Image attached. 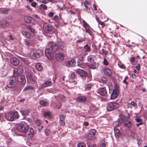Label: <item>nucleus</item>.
Instances as JSON below:
<instances>
[{
  "mask_svg": "<svg viewBox=\"0 0 147 147\" xmlns=\"http://www.w3.org/2000/svg\"><path fill=\"white\" fill-rule=\"evenodd\" d=\"M96 56L95 55H88L87 58L88 61L92 64L91 66V68L92 69H95L98 67L99 66V63L96 62Z\"/></svg>",
  "mask_w": 147,
  "mask_h": 147,
  "instance_id": "obj_1",
  "label": "nucleus"
},
{
  "mask_svg": "<svg viewBox=\"0 0 147 147\" xmlns=\"http://www.w3.org/2000/svg\"><path fill=\"white\" fill-rule=\"evenodd\" d=\"M29 128L28 125L24 122H21L17 127L18 131L24 133L27 132Z\"/></svg>",
  "mask_w": 147,
  "mask_h": 147,
  "instance_id": "obj_2",
  "label": "nucleus"
},
{
  "mask_svg": "<svg viewBox=\"0 0 147 147\" xmlns=\"http://www.w3.org/2000/svg\"><path fill=\"white\" fill-rule=\"evenodd\" d=\"M42 51L40 50H34L30 53V57L33 59H38L42 56Z\"/></svg>",
  "mask_w": 147,
  "mask_h": 147,
  "instance_id": "obj_3",
  "label": "nucleus"
},
{
  "mask_svg": "<svg viewBox=\"0 0 147 147\" xmlns=\"http://www.w3.org/2000/svg\"><path fill=\"white\" fill-rule=\"evenodd\" d=\"M119 106V103L116 102H109L107 103V110L109 111H111L117 109Z\"/></svg>",
  "mask_w": 147,
  "mask_h": 147,
  "instance_id": "obj_4",
  "label": "nucleus"
},
{
  "mask_svg": "<svg viewBox=\"0 0 147 147\" xmlns=\"http://www.w3.org/2000/svg\"><path fill=\"white\" fill-rule=\"evenodd\" d=\"M16 77L14 76L11 78L7 84V87L11 88L14 87L16 85Z\"/></svg>",
  "mask_w": 147,
  "mask_h": 147,
  "instance_id": "obj_5",
  "label": "nucleus"
},
{
  "mask_svg": "<svg viewBox=\"0 0 147 147\" xmlns=\"http://www.w3.org/2000/svg\"><path fill=\"white\" fill-rule=\"evenodd\" d=\"M43 30L46 33L52 34L53 32V28L49 24H44L43 26Z\"/></svg>",
  "mask_w": 147,
  "mask_h": 147,
  "instance_id": "obj_6",
  "label": "nucleus"
},
{
  "mask_svg": "<svg viewBox=\"0 0 147 147\" xmlns=\"http://www.w3.org/2000/svg\"><path fill=\"white\" fill-rule=\"evenodd\" d=\"M53 52L52 49L50 48H47L45 51V55L47 58L49 59H51L53 56Z\"/></svg>",
  "mask_w": 147,
  "mask_h": 147,
  "instance_id": "obj_7",
  "label": "nucleus"
},
{
  "mask_svg": "<svg viewBox=\"0 0 147 147\" xmlns=\"http://www.w3.org/2000/svg\"><path fill=\"white\" fill-rule=\"evenodd\" d=\"M97 131L95 129H91L88 134V138L90 140H93L96 138L97 135Z\"/></svg>",
  "mask_w": 147,
  "mask_h": 147,
  "instance_id": "obj_8",
  "label": "nucleus"
},
{
  "mask_svg": "<svg viewBox=\"0 0 147 147\" xmlns=\"http://www.w3.org/2000/svg\"><path fill=\"white\" fill-rule=\"evenodd\" d=\"M116 88L113 90L112 92L111 95V98L114 100L118 96L119 93V87L118 86H115Z\"/></svg>",
  "mask_w": 147,
  "mask_h": 147,
  "instance_id": "obj_9",
  "label": "nucleus"
},
{
  "mask_svg": "<svg viewBox=\"0 0 147 147\" xmlns=\"http://www.w3.org/2000/svg\"><path fill=\"white\" fill-rule=\"evenodd\" d=\"M23 71V69L22 66L20 65L18 68L14 70L13 71V76L15 77L16 76L20 75Z\"/></svg>",
  "mask_w": 147,
  "mask_h": 147,
  "instance_id": "obj_10",
  "label": "nucleus"
},
{
  "mask_svg": "<svg viewBox=\"0 0 147 147\" xmlns=\"http://www.w3.org/2000/svg\"><path fill=\"white\" fill-rule=\"evenodd\" d=\"M18 82L20 84H24L26 83V80L25 76L23 75H20L16 76Z\"/></svg>",
  "mask_w": 147,
  "mask_h": 147,
  "instance_id": "obj_11",
  "label": "nucleus"
},
{
  "mask_svg": "<svg viewBox=\"0 0 147 147\" xmlns=\"http://www.w3.org/2000/svg\"><path fill=\"white\" fill-rule=\"evenodd\" d=\"M26 77L27 80L32 84H34L35 82V79L33 76H32L29 72H27Z\"/></svg>",
  "mask_w": 147,
  "mask_h": 147,
  "instance_id": "obj_12",
  "label": "nucleus"
},
{
  "mask_svg": "<svg viewBox=\"0 0 147 147\" xmlns=\"http://www.w3.org/2000/svg\"><path fill=\"white\" fill-rule=\"evenodd\" d=\"M26 77L27 80L32 84H34L35 82V79L33 76H32L29 72H27Z\"/></svg>",
  "mask_w": 147,
  "mask_h": 147,
  "instance_id": "obj_13",
  "label": "nucleus"
},
{
  "mask_svg": "<svg viewBox=\"0 0 147 147\" xmlns=\"http://www.w3.org/2000/svg\"><path fill=\"white\" fill-rule=\"evenodd\" d=\"M97 93L102 96H106L107 95V92L105 87L101 88L97 90Z\"/></svg>",
  "mask_w": 147,
  "mask_h": 147,
  "instance_id": "obj_14",
  "label": "nucleus"
},
{
  "mask_svg": "<svg viewBox=\"0 0 147 147\" xmlns=\"http://www.w3.org/2000/svg\"><path fill=\"white\" fill-rule=\"evenodd\" d=\"M83 26L85 28L86 32H88L90 35H91V32L90 28V26L84 20H83Z\"/></svg>",
  "mask_w": 147,
  "mask_h": 147,
  "instance_id": "obj_15",
  "label": "nucleus"
},
{
  "mask_svg": "<svg viewBox=\"0 0 147 147\" xmlns=\"http://www.w3.org/2000/svg\"><path fill=\"white\" fill-rule=\"evenodd\" d=\"M76 63V61L73 59L66 62V65L67 67H72L75 66Z\"/></svg>",
  "mask_w": 147,
  "mask_h": 147,
  "instance_id": "obj_16",
  "label": "nucleus"
},
{
  "mask_svg": "<svg viewBox=\"0 0 147 147\" xmlns=\"http://www.w3.org/2000/svg\"><path fill=\"white\" fill-rule=\"evenodd\" d=\"M76 74H79L81 77H85L87 75V74L86 72L81 69H77L76 70Z\"/></svg>",
  "mask_w": 147,
  "mask_h": 147,
  "instance_id": "obj_17",
  "label": "nucleus"
},
{
  "mask_svg": "<svg viewBox=\"0 0 147 147\" xmlns=\"http://www.w3.org/2000/svg\"><path fill=\"white\" fill-rule=\"evenodd\" d=\"M55 58L58 61H62L64 59V55L61 53H58L56 55Z\"/></svg>",
  "mask_w": 147,
  "mask_h": 147,
  "instance_id": "obj_18",
  "label": "nucleus"
},
{
  "mask_svg": "<svg viewBox=\"0 0 147 147\" xmlns=\"http://www.w3.org/2000/svg\"><path fill=\"white\" fill-rule=\"evenodd\" d=\"M5 118L8 121H12L13 120L11 112H8L5 113Z\"/></svg>",
  "mask_w": 147,
  "mask_h": 147,
  "instance_id": "obj_19",
  "label": "nucleus"
},
{
  "mask_svg": "<svg viewBox=\"0 0 147 147\" xmlns=\"http://www.w3.org/2000/svg\"><path fill=\"white\" fill-rule=\"evenodd\" d=\"M10 63L12 65L16 66L19 64V61L17 58H13L10 59Z\"/></svg>",
  "mask_w": 147,
  "mask_h": 147,
  "instance_id": "obj_20",
  "label": "nucleus"
},
{
  "mask_svg": "<svg viewBox=\"0 0 147 147\" xmlns=\"http://www.w3.org/2000/svg\"><path fill=\"white\" fill-rule=\"evenodd\" d=\"M84 58L83 57H79L77 59V65L78 66L82 67L81 66L83 64V62H82L83 61Z\"/></svg>",
  "mask_w": 147,
  "mask_h": 147,
  "instance_id": "obj_21",
  "label": "nucleus"
},
{
  "mask_svg": "<svg viewBox=\"0 0 147 147\" xmlns=\"http://www.w3.org/2000/svg\"><path fill=\"white\" fill-rule=\"evenodd\" d=\"M86 100V97L83 96H80L77 98V101L79 102H84Z\"/></svg>",
  "mask_w": 147,
  "mask_h": 147,
  "instance_id": "obj_22",
  "label": "nucleus"
},
{
  "mask_svg": "<svg viewBox=\"0 0 147 147\" xmlns=\"http://www.w3.org/2000/svg\"><path fill=\"white\" fill-rule=\"evenodd\" d=\"M22 34L26 38H29L31 36V33L27 31H23L22 32Z\"/></svg>",
  "mask_w": 147,
  "mask_h": 147,
  "instance_id": "obj_23",
  "label": "nucleus"
},
{
  "mask_svg": "<svg viewBox=\"0 0 147 147\" xmlns=\"http://www.w3.org/2000/svg\"><path fill=\"white\" fill-rule=\"evenodd\" d=\"M11 113L13 120L15 119H18L19 118V116L17 111L11 112Z\"/></svg>",
  "mask_w": 147,
  "mask_h": 147,
  "instance_id": "obj_24",
  "label": "nucleus"
},
{
  "mask_svg": "<svg viewBox=\"0 0 147 147\" xmlns=\"http://www.w3.org/2000/svg\"><path fill=\"white\" fill-rule=\"evenodd\" d=\"M52 49L53 51L54 52L57 51L59 48L58 46L56 45L55 43L53 42L51 45V47H50Z\"/></svg>",
  "mask_w": 147,
  "mask_h": 147,
  "instance_id": "obj_25",
  "label": "nucleus"
},
{
  "mask_svg": "<svg viewBox=\"0 0 147 147\" xmlns=\"http://www.w3.org/2000/svg\"><path fill=\"white\" fill-rule=\"evenodd\" d=\"M51 84V81L48 80L42 84V86L43 87H47L50 86Z\"/></svg>",
  "mask_w": 147,
  "mask_h": 147,
  "instance_id": "obj_26",
  "label": "nucleus"
},
{
  "mask_svg": "<svg viewBox=\"0 0 147 147\" xmlns=\"http://www.w3.org/2000/svg\"><path fill=\"white\" fill-rule=\"evenodd\" d=\"M124 125L125 126L127 127L128 128H129L131 126L132 123L129 121H126L124 122Z\"/></svg>",
  "mask_w": 147,
  "mask_h": 147,
  "instance_id": "obj_27",
  "label": "nucleus"
},
{
  "mask_svg": "<svg viewBox=\"0 0 147 147\" xmlns=\"http://www.w3.org/2000/svg\"><path fill=\"white\" fill-rule=\"evenodd\" d=\"M36 69L38 71H41L43 69L41 64L40 63H36L35 65Z\"/></svg>",
  "mask_w": 147,
  "mask_h": 147,
  "instance_id": "obj_28",
  "label": "nucleus"
},
{
  "mask_svg": "<svg viewBox=\"0 0 147 147\" xmlns=\"http://www.w3.org/2000/svg\"><path fill=\"white\" fill-rule=\"evenodd\" d=\"M114 131L115 135L116 137L117 138L120 135L121 133L119 129H117L115 127L114 128Z\"/></svg>",
  "mask_w": 147,
  "mask_h": 147,
  "instance_id": "obj_29",
  "label": "nucleus"
},
{
  "mask_svg": "<svg viewBox=\"0 0 147 147\" xmlns=\"http://www.w3.org/2000/svg\"><path fill=\"white\" fill-rule=\"evenodd\" d=\"M32 18L28 16H25L24 18V20L25 22L27 23H30L32 21Z\"/></svg>",
  "mask_w": 147,
  "mask_h": 147,
  "instance_id": "obj_30",
  "label": "nucleus"
},
{
  "mask_svg": "<svg viewBox=\"0 0 147 147\" xmlns=\"http://www.w3.org/2000/svg\"><path fill=\"white\" fill-rule=\"evenodd\" d=\"M20 112L22 115L25 116L28 115L30 113V111L27 109L21 110Z\"/></svg>",
  "mask_w": 147,
  "mask_h": 147,
  "instance_id": "obj_31",
  "label": "nucleus"
},
{
  "mask_svg": "<svg viewBox=\"0 0 147 147\" xmlns=\"http://www.w3.org/2000/svg\"><path fill=\"white\" fill-rule=\"evenodd\" d=\"M34 134V130L32 128H30L28 133V137L31 138L33 136Z\"/></svg>",
  "mask_w": 147,
  "mask_h": 147,
  "instance_id": "obj_32",
  "label": "nucleus"
},
{
  "mask_svg": "<svg viewBox=\"0 0 147 147\" xmlns=\"http://www.w3.org/2000/svg\"><path fill=\"white\" fill-rule=\"evenodd\" d=\"M104 72L105 74L108 76H110L111 74V70L108 68H105L104 70Z\"/></svg>",
  "mask_w": 147,
  "mask_h": 147,
  "instance_id": "obj_33",
  "label": "nucleus"
},
{
  "mask_svg": "<svg viewBox=\"0 0 147 147\" xmlns=\"http://www.w3.org/2000/svg\"><path fill=\"white\" fill-rule=\"evenodd\" d=\"M90 47L88 45H86L83 47L84 50L85 52H89L90 51Z\"/></svg>",
  "mask_w": 147,
  "mask_h": 147,
  "instance_id": "obj_34",
  "label": "nucleus"
},
{
  "mask_svg": "<svg viewBox=\"0 0 147 147\" xmlns=\"http://www.w3.org/2000/svg\"><path fill=\"white\" fill-rule=\"evenodd\" d=\"M1 26L2 27L5 28L8 26L9 24L6 21L3 20L2 22Z\"/></svg>",
  "mask_w": 147,
  "mask_h": 147,
  "instance_id": "obj_35",
  "label": "nucleus"
},
{
  "mask_svg": "<svg viewBox=\"0 0 147 147\" xmlns=\"http://www.w3.org/2000/svg\"><path fill=\"white\" fill-rule=\"evenodd\" d=\"M51 113L50 111H46L45 112L44 116L45 117L50 118L51 117Z\"/></svg>",
  "mask_w": 147,
  "mask_h": 147,
  "instance_id": "obj_36",
  "label": "nucleus"
},
{
  "mask_svg": "<svg viewBox=\"0 0 147 147\" xmlns=\"http://www.w3.org/2000/svg\"><path fill=\"white\" fill-rule=\"evenodd\" d=\"M58 98L60 101L63 102H64L66 100V98L63 95H61L59 96Z\"/></svg>",
  "mask_w": 147,
  "mask_h": 147,
  "instance_id": "obj_37",
  "label": "nucleus"
},
{
  "mask_svg": "<svg viewBox=\"0 0 147 147\" xmlns=\"http://www.w3.org/2000/svg\"><path fill=\"white\" fill-rule=\"evenodd\" d=\"M125 116L121 114L119 116V118L118 119L119 122L121 123L123 122L125 120Z\"/></svg>",
  "mask_w": 147,
  "mask_h": 147,
  "instance_id": "obj_38",
  "label": "nucleus"
},
{
  "mask_svg": "<svg viewBox=\"0 0 147 147\" xmlns=\"http://www.w3.org/2000/svg\"><path fill=\"white\" fill-rule=\"evenodd\" d=\"M136 121L137 122H138V123L136 124V125L137 127L143 124V122L142 120L139 118H137L136 119Z\"/></svg>",
  "mask_w": 147,
  "mask_h": 147,
  "instance_id": "obj_39",
  "label": "nucleus"
},
{
  "mask_svg": "<svg viewBox=\"0 0 147 147\" xmlns=\"http://www.w3.org/2000/svg\"><path fill=\"white\" fill-rule=\"evenodd\" d=\"M108 81L107 78L105 76H103L102 77L101 79L100 80V81L101 82L103 83H106Z\"/></svg>",
  "mask_w": 147,
  "mask_h": 147,
  "instance_id": "obj_40",
  "label": "nucleus"
},
{
  "mask_svg": "<svg viewBox=\"0 0 147 147\" xmlns=\"http://www.w3.org/2000/svg\"><path fill=\"white\" fill-rule=\"evenodd\" d=\"M39 103L41 105H42L44 106H47L49 104L48 102L43 100L40 101Z\"/></svg>",
  "mask_w": 147,
  "mask_h": 147,
  "instance_id": "obj_41",
  "label": "nucleus"
},
{
  "mask_svg": "<svg viewBox=\"0 0 147 147\" xmlns=\"http://www.w3.org/2000/svg\"><path fill=\"white\" fill-rule=\"evenodd\" d=\"M24 44L27 46H29L31 45L30 41L29 40L27 39H25L24 40Z\"/></svg>",
  "mask_w": 147,
  "mask_h": 147,
  "instance_id": "obj_42",
  "label": "nucleus"
},
{
  "mask_svg": "<svg viewBox=\"0 0 147 147\" xmlns=\"http://www.w3.org/2000/svg\"><path fill=\"white\" fill-rule=\"evenodd\" d=\"M34 88L32 86H26L24 89V90H32Z\"/></svg>",
  "mask_w": 147,
  "mask_h": 147,
  "instance_id": "obj_43",
  "label": "nucleus"
},
{
  "mask_svg": "<svg viewBox=\"0 0 147 147\" xmlns=\"http://www.w3.org/2000/svg\"><path fill=\"white\" fill-rule=\"evenodd\" d=\"M99 52L100 54L102 55H106L108 53L107 51H105L103 49H102Z\"/></svg>",
  "mask_w": 147,
  "mask_h": 147,
  "instance_id": "obj_44",
  "label": "nucleus"
},
{
  "mask_svg": "<svg viewBox=\"0 0 147 147\" xmlns=\"http://www.w3.org/2000/svg\"><path fill=\"white\" fill-rule=\"evenodd\" d=\"M55 105H56L55 107H54L55 108H56L58 109H60L62 106L61 103L59 102H58L57 105L55 104Z\"/></svg>",
  "mask_w": 147,
  "mask_h": 147,
  "instance_id": "obj_45",
  "label": "nucleus"
},
{
  "mask_svg": "<svg viewBox=\"0 0 147 147\" xmlns=\"http://www.w3.org/2000/svg\"><path fill=\"white\" fill-rule=\"evenodd\" d=\"M21 59V60L25 64H28L30 63L29 61L26 59L22 58Z\"/></svg>",
  "mask_w": 147,
  "mask_h": 147,
  "instance_id": "obj_46",
  "label": "nucleus"
},
{
  "mask_svg": "<svg viewBox=\"0 0 147 147\" xmlns=\"http://www.w3.org/2000/svg\"><path fill=\"white\" fill-rule=\"evenodd\" d=\"M27 29L30 31L32 33H34L35 32L34 30L30 26H27Z\"/></svg>",
  "mask_w": 147,
  "mask_h": 147,
  "instance_id": "obj_47",
  "label": "nucleus"
},
{
  "mask_svg": "<svg viewBox=\"0 0 147 147\" xmlns=\"http://www.w3.org/2000/svg\"><path fill=\"white\" fill-rule=\"evenodd\" d=\"M92 86V84H88L85 85L84 86V87L86 89H88L91 88Z\"/></svg>",
  "mask_w": 147,
  "mask_h": 147,
  "instance_id": "obj_48",
  "label": "nucleus"
},
{
  "mask_svg": "<svg viewBox=\"0 0 147 147\" xmlns=\"http://www.w3.org/2000/svg\"><path fill=\"white\" fill-rule=\"evenodd\" d=\"M90 5V3L87 0H86L84 2V5L86 9L88 8V6Z\"/></svg>",
  "mask_w": 147,
  "mask_h": 147,
  "instance_id": "obj_49",
  "label": "nucleus"
},
{
  "mask_svg": "<svg viewBox=\"0 0 147 147\" xmlns=\"http://www.w3.org/2000/svg\"><path fill=\"white\" fill-rule=\"evenodd\" d=\"M130 133L131 134V137L133 139H135L136 138V133L134 132H133L132 131H131Z\"/></svg>",
  "mask_w": 147,
  "mask_h": 147,
  "instance_id": "obj_50",
  "label": "nucleus"
},
{
  "mask_svg": "<svg viewBox=\"0 0 147 147\" xmlns=\"http://www.w3.org/2000/svg\"><path fill=\"white\" fill-rule=\"evenodd\" d=\"M132 107H134V108H136L137 107V104L133 101H132L130 103Z\"/></svg>",
  "mask_w": 147,
  "mask_h": 147,
  "instance_id": "obj_51",
  "label": "nucleus"
},
{
  "mask_svg": "<svg viewBox=\"0 0 147 147\" xmlns=\"http://www.w3.org/2000/svg\"><path fill=\"white\" fill-rule=\"evenodd\" d=\"M65 116L63 115H59V121L64 120Z\"/></svg>",
  "mask_w": 147,
  "mask_h": 147,
  "instance_id": "obj_52",
  "label": "nucleus"
},
{
  "mask_svg": "<svg viewBox=\"0 0 147 147\" xmlns=\"http://www.w3.org/2000/svg\"><path fill=\"white\" fill-rule=\"evenodd\" d=\"M9 10L8 9H4L1 11V12L2 13L7 14L8 13Z\"/></svg>",
  "mask_w": 147,
  "mask_h": 147,
  "instance_id": "obj_53",
  "label": "nucleus"
},
{
  "mask_svg": "<svg viewBox=\"0 0 147 147\" xmlns=\"http://www.w3.org/2000/svg\"><path fill=\"white\" fill-rule=\"evenodd\" d=\"M78 147H86L85 144L83 143H81L78 145Z\"/></svg>",
  "mask_w": 147,
  "mask_h": 147,
  "instance_id": "obj_54",
  "label": "nucleus"
},
{
  "mask_svg": "<svg viewBox=\"0 0 147 147\" xmlns=\"http://www.w3.org/2000/svg\"><path fill=\"white\" fill-rule=\"evenodd\" d=\"M40 7L42 8H43L45 10H46L47 9V5H45L43 4H41L40 5Z\"/></svg>",
  "mask_w": 147,
  "mask_h": 147,
  "instance_id": "obj_55",
  "label": "nucleus"
},
{
  "mask_svg": "<svg viewBox=\"0 0 147 147\" xmlns=\"http://www.w3.org/2000/svg\"><path fill=\"white\" fill-rule=\"evenodd\" d=\"M53 19L54 21L56 22H58L59 20V18L58 16H55L53 17Z\"/></svg>",
  "mask_w": 147,
  "mask_h": 147,
  "instance_id": "obj_56",
  "label": "nucleus"
},
{
  "mask_svg": "<svg viewBox=\"0 0 147 147\" xmlns=\"http://www.w3.org/2000/svg\"><path fill=\"white\" fill-rule=\"evenodd\" d=\"M103 63L104 65H108V63L106 59L105 58H104V59Z\"/></svg>",
  "mask_w": 147,
  "mask_h": 147,
  "instance_id": "obj_57",
  "label": "nucleus"
},
{
  "mask_svg": "<svg viewBox=\"0 0 147 147\" xmlns=\"http://www.w3.org/2000/svg\"><path fill=\"white\" fill-rule=\"evenodd\" d=\"M127 108L128 109H131L132 108V107L130 103H127Z\"/></svg>",
  "mask_w": 147,
  "mask_h": 147,
  "instance_id": "obj_58",
  "label": "nucleus"
},
{
  "mask_svg": "<svg viewBox=\"0 0 147 147\" xmlns=\"http://www.w3.org/2000/svg\"><path fill=\"white\" fill-rule=\"evenodd\" d=\"M41 2L44 4H47L50 1V0H42Z\"/></svg>",
  "mask_w": 147,
  "mask_h": 147,
  "instance_id": "obj_59",
  "label": "nucleus"
},
{
  "mask_svg": "<svg viewBox=\"0 0 147 147\" xmlns=\"http://www.w3.org/2000/svg\"><path fill=\"white\" fill-rule=\"evenodd\" d=\"M137 143L138 145H139L142 142V140L140 138H138L137 139Z\"/></svg>",
  "mask_w": 147,
  "mask_h": 147,
  "instance_id": "obj_60",
  "label": "nucleus"
},
{
  "mask_svg": "<svg viewBox=\"0 0 147 147\" xmlns=\"http://www.w3.org/2000/svg\"><path fill=\"white\" fill-rule=\"evenodd\" d=\"M85 40V39L84 38L83 39H80L76 41V42L78 43H80L82 42L83 41H84Z\"/></svg>",
  "mask_w": 147,
  "mask_h": 147,
  "instance_id": "obj_61",
  "label": "nucleus"
},
{
  "mask_svg": "<svg viewBox=\"0 0 147 147\" xmlns=\"http://www.w3.org/2000/svg\"><path fill=\"white\" fill-rule=\"evenodd\" d=\"M71 77L72 79H74L75 78L76 76L74 73H72L71 74Z\"/></svg>",
  "mask_w": 147,
  "mask_h": 147,
  "instance_id": "obj_62",
  "label": "nucleus"
},
{
  "mask_svg": "<svg viewBox=\"0 0 147 147\" xmlns=\"http://www.w3.org/2000/svg\"><path fill=\"white\" fill-rule=\"evenodd\" d=\"M59 122L60 123V124L61 125L64 126L65 125V123L64 122V120H62L59 121Z\"/></svg>",
  "mask_w": 147,
  "mask_h": 147,
  "instance_id": "obj_63",
  "label": "nucleus"
},
{
  "mask_svg": "<svg viewBox=\"0 0 147 147\" xmlns=\"http://www.w3.org/2000/svg\"><path fill=\"white\" fill-rule=\"evenodd\" d=\"M63 43L61 42V44L58 46V47L59 49H61L63 47Z\"/></svg>",
  "mask_w": 147,
  "mask_h": 147,
  "instance_id": "obj_64",
  "label": "nucleus"
}]
</instances>
